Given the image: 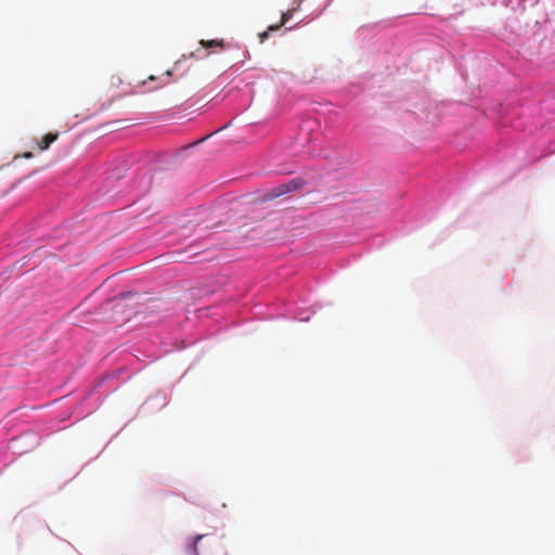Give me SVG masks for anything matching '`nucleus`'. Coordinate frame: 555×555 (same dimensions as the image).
Here are the masks:
<instances>
[{
  "label": "nucleus",
  "instance_id": "423d86ee",
  "mask_svg": "<svg viewBox=\"0 0 555 555\" xmlns=\"http://www.w3.org/2000/svg\"><path fill=\"white\" fill-rule=\"evenodd\" d=\"M192 56L203 59L204 56H206V54L203 53L202 49H198V50H196V52L192 53Z\"/></svg>",
  "mask_w": 555,
  "mask_h": 555
},
{
  "label": "nucleus",
  "instance_id": "39448f33",
  "mask_svg": "<svg viewBox=\"0 0 555 555\" xmlns=\"http://www.w3.org/2000/svg\"><path fill=\"white\" fill-rule=\"evenodd\" d=\"M293 13L292 11L284 12L281 16V23L278 25H271L269 26V30H278L281 26L285 25L289 18L292 17Z\"/></svg>",
  "mask_w": 555,
  "mask_h": 555
},
{
  "label": "nucleus",
  "instance_id": "20e7f679",
  "mask_svg": "<svg viewBox=\"0 0 555 555\" xmlns=\"http://www.w3.org/2000/svg\"><path fill=\"white\" fill-rule=\"evenodd\" d=\"M199 44L202 46V48H206V49L207 48H221V49L224 48L223 40H218V39L201 40Z\"/></svg>",
  "mask_w": 555,
  "mask_h": 555
},
{
  "label": "nucleus",
  "instance_id": "f03ea898",
  "mask_svg": "<svg viewBox=\"0 0 555 555\" xmlns=\"http://www.w3.org/2000/svg\"><path fill=\"white\" fill-rule=\"evenodd\" d=\"M300 183L296 180H292L288 183L281 184L280 186L273 190V197H278L284 194H287L292 191L299 189Z\"/></svg>",
  "mask_w": 555,
  "mask_h": 555
},
{
  "label": "nucleus",
  "instance_id": "f257e3e1",
  "mask_svg": "<svg viewBox=\"0 0 555 555\" xmlns=\"http://www.w3.org/2000/svg\"><path fill=\"white\" fill-rule=\"evenodd\" d=\"M196 555H225L220 540L210 535H198L194 542Z\"/></svg>",
  "mask_w": 555,
  "mask_h": 555
},
{
  "label": "nucleus",
  "instance_id": "6e6552de",
  "mask_svg": "<svg viewBox=\"0 0 555 555\" xmlns=\"http://www.w3.org/2000/svg\"><path fill=\"white\" fill-rule=\"evenodd\" d=\"M23 157H24V158H31V157H33V154H31L30 152H25V153L23 154Z\"/></svg>",
  "mask_w": 555,
  "mask_h": 555
},
{
  "label": "nucleus",
  "instance_id": "0eeeda50",
  "mask_svg": "<svg viewBox=\"0 0 555 555\" xmlns=\"http://www.w3.org/2000/svg\"><path fill=\"white\" fill-rule=\"evenodd\" d=\"M269 31H270V30L268 29V30H266V31H263V33L259 34L260 42H263V41H264V39H267V38H268V36H269Z\"/></svg>",
  "mask_w": 555,
  "mask_h": 555
},
{
  "label": "nucleus",
  "instance_id": "7ed1b4c3",
  "mask_svg": "<svg viewBox=\"0 0 555 555\" xmlns=\"http://www.w3.org/2000/svg\"><path fill=\"white\" fill-rule=\"evenodd\" d=\"M59 138V133H47L44 137L41 138L40 141L37 142V145L40 151H46L50 147V145L56 141Z\"/></svg>",
  "mask_w": 555,
  "mask_h": 555
}]
</instances>
